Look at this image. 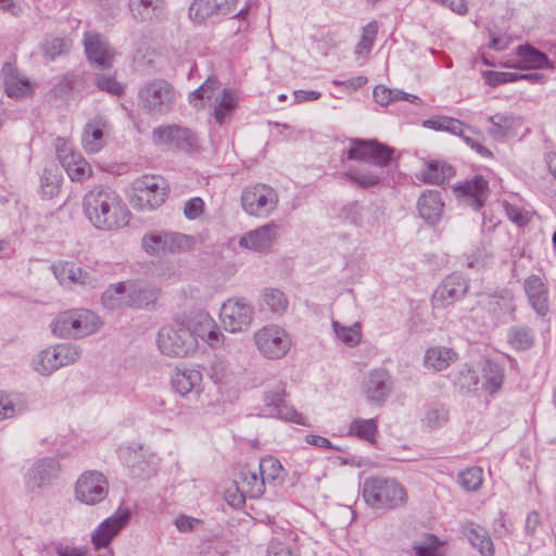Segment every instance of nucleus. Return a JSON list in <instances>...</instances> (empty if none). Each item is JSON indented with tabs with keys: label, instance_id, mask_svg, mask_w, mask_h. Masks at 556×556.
I'll use <instances>...</instances> for the list:
<instances>
[{
	"label": "nucleus",
	"instance_id": "obj_34",
	"mask_svg": "<svg viewBox=\"0 0 556 556\" xmlns=\"http://www.w3.org/2000/svg\"><path fill=\"white\" fill-rule=\"evenodd\" d=\"M239 97L236 90L225 88L216 98L213 117L215 123L222 126L229 118L238 106Z\"/></svg>",
	"mask_w": 556,
	"mask_h": 556
},
{
	"label": "nucleus",
	"instance_id": "obj_24",
	"mask_svg": "<svg viewBox=\"0 0 556 556\" xmlns=\"http://www.w3.org/2000/svg\"><path fill=\"white\" fill-rule=\"evenodd\" d=\"M490 127L489 134L495 140H504L508 137L517 135L518 129L522 125V119L510 112L496 113L488 117Z\"/></svg>",
	"mask_w": 556,
	"mask_h": 556
},
{
	"label": "nucleus",
	"instance_id": "obj_36",
	"mask_svg": "<svg viewBox=\"0 0 556 556\" xmlns=\"http://www.w3.org/2000/svg\"><path fill=\"white\" fill-rule=\"evenodd\" d=\"M258 470L265 484L279 486L285 482L287 472L281 463L271 455L261 458Z\"/></svg>",
	"mask_w": 556,
	"mask_h": 556
},
{
	"label": "nucleus",
	"instance_id": "obj_51",
	"mask_svg": "<svg viewBox=\"0 0 556 556\" xmlns=\"http://www.w3.org/2000/svg\"><path fill=\"white\" fill-rule=\"evenodd\" d=\"M102 304L108 309H121L126 307L125 296L118 282L111 285L101 296Z\"/></svg>",
	"mask_w": 556,
	"mask_h": 556
},
{
	"label": "nucleus",
	"instance_id": "obj_26",
	"mask_svg": "<svg viewBox=\"0 0 556 556\" xmlns=\"http://www.w3.org/2000/svg\"><path fill=\"white\" fill-rule=\"evenodd\" d=\"M106 125L108 122L102 116H96L85 125L81 143L86 152L98 153L105 146Z\"/></svg>",
	"mask_w": 556,
	"mask_h": 556
},
{
	"label": "nucleus",
	"instance_id": "obj_30",
	"mask_svg": "<svg viewBox=\"0 0 556 556\" xmlns=\"http://www.w3.org/2000/svg\"><path fill=\"white\" fill-rule=\"evenodd\" d=\"M170 380L172 387L177 393L187 395L200 386L202 381V374L200 370L194 368H176L172 374Z\"/></svg>",
	"mask_w": 556,
	"mask_h": 556
},
{
	"label": "nucleus",
	"instance_id": "obj_58",
	"mask_svg": "<svg viewBox=\"0 0 556 556\" xmlns=\"http://www.w3.org/2000/svg\"><path fill=\"white\" fill-rule=\"evenodd\" d=\"M61 179L58 175L52 174L49 169H46L43 176L41 178V189L42 193L49 198L54 197L59 193Z\"/></svg>",
	"mask_w": 556,
	"mask_h": 556
},
{
	"label": "nucleus",
	"instance_id": "obj_56",
	"mask_svg": "<svg viewBox=\"0 0 556 556\" xmlns=\"http://www.w3.org/2000/svg\"><path fill=\"white\" fill-rule=\"evenodd\" d=\"M65 43L62 38L49 36L42 43V53L46 60L54 61L64 52Z\"/></svg>",
	"mask_w": 556,
	"mask_h": 556
},
{
	"label": "nucleus",
	"instance_id": "obj_8",
	"mask_svg": "<svg viewBox=\"0 0 556 556\" xmlns=\"http://www.w3.org/2000/svg\"><path fill=\"white\" fill-rule=\"evenodd\" d=\"M394 154V149L376 139H352L346 151V159L387 167Z\"/></svg>",
	"mask_w": 556,
	"mask_h": 556
},
{
	"label": "nucleus",
	"instance_id": "obj_21",
	"mask_svg": "<svg viewBox=\"0 0 556 556\" xmlns=\"http://www.w3.org/2000/svg\"><path fill=\"white\" fill-rule=\"evenodd\" d=\"M70 362V345L58 344L41 351L34 359V369L42 376H48Z\"/></svg>",
	"mask_w": 556,
	"mask_h": 556
},
{
	"label": "nucleus",
	"instance_id": "obj_60",
	"mask_svg": "<svg viewBox=\"0 0 556 556\" xmlns=\"http://www.w3.org/2000/svg\"><path fill=\"white\" fill-rule=\"evenodd\" d=\"M543 530V520L539 511L532 510L527 515L525 522V531L527 535L536 538Z\"/></svg>",
	"mask_w": 556,
	"mask_h": 556
},
{
	"label": "nucleus",
	"instance_id": "obj_14",
	"mask_svg": "<svg viewBox=\"0 0 556 556\" xmlns=\"http://www.w3.org/2000/svg\"><path fill=\"white\" fill-rule=\"evenodd\" d=\"M393 390L392 377L386 368L371 369L362 382L366 400L375 405H383Z\"/></svg>",
	"mask_w": 556,
	"mask_h": 556
},
{
	"label": "nucleus",
	"instance_id": "obj_49",
	"mask_svg": "<svg viewBox=\"0 0 556 556\" xmlns=\"http://www.w3.org/2000/svg\"><path fill=\"white\" fill-rule=\"evenodd\" d=\"M457 481L466 491H477L482 485L483 471L477 466L469 467L458 473Z\"/></svg>",
	"mask_w": 556,
	"mask_h": 556
},
{
	"label": "nucleus",
	"instance_id": "obj_16",
	"mask_svg": "<svg viewBox=\"0 0 556 556\" xmlns=\"http://www.w3.org/2000/svg\"><path fill=\"white\" fill-rule=\"evenodd\" d=\"M84 47L87 59L102 70L111 68L115 56V49L106 38L92 30L85 31Z\"/></svg>",
	"mask_w": 556,
	"mask_h": 556
},
{
	"label": "nucleus",
	"instance_id": "obj_1",
	"mask_svg": "<svg viewBox=\"0 0 556 556\" xmlns=\"http://www.w3.org/2000/svg\"><path fill=\"white\" fill-rule=\"evenodd\" d=\"M83 211L100 230H115L129 223L130 212L121 197L110 188H94L83 199Z\"/></svg>",
	"mask_w": 556,
	"mask_h": 556
},
{
	"label": "nucleus",
	"instance_id": "obj_38",
	"mask_svg": "<svg viewBox=\"0 0 556 556\" xmlns=\"http://www.w3.org/2000/svg\"><path fill=\"white\" fill-rule=\"evenodd\" d=\"M3 72L5 73L4 87L8 97L17 99L27 94L30 90L28 78L8 65L4 66Z\"/></svg>",
	"mask_w": 556,
	"mask_h": 556
},
{
	"label": "nucleus",
	"instance_id": "obj_63",
	"mask_svg": "<svg viewBox=\"0 0 556 556\" xmlns=\"http://www.w3.org/2000/svg\"><path fill=\"white\" fill-rule=\"evenodd\" d=\"M56 157L64 168L65 173L70 175V149L65 139L58 138L55 143Z\"/></svg>",
	"mask_w": 556,
	"mask_h": 556
},
{
	"label": "nucleus",
	"instance_id": "obj_11",
	"mask_svg": "<svg viewBox=\"0 0 556 556\" xmlns=\"http://www.w3.org/2000/svg\"><path fill=\"white\" fill-rule=\"evenodd\" d=\"M108 493V479L98 470L85 471L75 484V497L87 505H96L102 502Z\"/></svg>",
	"mask_w": 556,
	"mask_h": 556
},
{
	"label": "nucleus",
	"instance_id": "obj_59",
	"mask_svg": "<svg viewBox=\"0 0 556 556\" xmlns=\"http://www.w3.org/2000/svg\"><path fill=\"white\" fill-rule=\"evenodd\" d=\"M174 525L179 532L190 533L195 531L200 526H202L203 521L199 518L180 514L175 518Z\"/></svg>",
	"mask_w": 556,
	"mask_h": 556
},
{
	"label": "nucleus",
	"instance_id": "obj_15",
	"mask_svg": "<svg viewBox=\"0 0 556 556\" xmlns=\"http://www.w3.org/2000/svg\"><path fill=\"white\" fill-rule=\"evenodd\" d=\"M469 288L467 279L460 273H453L434 290L431 303L435 308H443L462 300Z\"/></svg>",
	"mask_w": 556,
	"mask_h": 556
},
{
	"label": "nucleus",
	"instance_id": "obj_40",
	"mask_svg": "<svg viewBox=\"0 0 556 556\" xmlns=\"http://www.w3.org/2000/svg\"><path fill=\"white\" fill-rule=\"evenodd\" d=\"M483 381L482 389L488 391L490 394L497 392L504 381V368L498 363L493 361H486L483 365Z\"/></svg>",
	"mask_w": 556,
	"mask_h": 556
},
{
	"label": "nucleus",
	"instance_id": "obj_52",
	"mask_svg": "<svg viewBox=\"0 0 556 556\" xmlns=\"http://www.w3.org/2000/svg\"><path fill=\"white\" fill-rule=\"evenodd\" d=\"M367 210V207L358 202H352L342 207L340 216L351 225L362 226L364 223V215Z\"/></svg>",
	"mask_w": 556,
	"mask_h": 556
},
{
	"label": "nucleus",
	"instance_id": "obj_19",
	"mask_svg": "<svg viewBox=\"0 0 556 556\" xmlns=\"http://www.w3.org/2000/svg\"><path fill=\"white\" fill-rule=\"evenodd\" d=\"M60 471L59 463L53 458H45L29 468L25 476V485L30 492H36L49 485Z\"/></svg>",
	"mask_w": 556,
	"mask_h": 556
},
{
	"label": "nucleus",
	"instance_id": "obj_22",
	"mask_svg": "<svg viewBox=\"0 0 556 556\" xmlns=\"http://www.w3.org/2000/svg\"><path fill=\"white\" fill-rule=\"evenodd\" d=\"M525 292L532 309L539 316H545L548 313V289L538 275H531L525 280Z\"/></svg>",
	"mask_w": 556,
	"mask_h": 556
},
{
	"label": "nucleus",
	"instance_id": "obj_7",
	"mask_svg": "<svg viewBox=\"0 0 556 556\" xmlns=\"http://www.w3.org/2000/svg\"><path fill=\"white\" fill-rule=\"evenodd\" d=\"M258 352L267 359L285 357L292 346L289 332L278 325H266L254 333Z\"/></svg>",
	"mask_w": 556,
	"mask_h": 556
},
{
	"label": "nucleus",
	"instance_id": "obj_41",
	"mask_svg": "<svg viewBox=\"0 0 556 556\" xmlns=\"http://www.w3.org/2000/svg\"><path fill=\"white\" fill-rule=\"evenodd\" d=\"M454 384L463 392H475L479 389L480 378L469 364L462 365L453 377Z\"/></svg>",
	"mask_w": 556,
	"mask_h": 556
},
{
	"label": "nucleus",
	"instance_id": "obj_53",
	"mask_svg": "<svg viewBox=\"0 0 556 556\" xmlns=\"http://www.w3.org/2000/svg\"><path fill=\"white\" fill-rule=\"evenodd\" d=\"M200 556H228L229 546L223 540H208L203 541L198 546Z\"/></svg>",
	"mask_w": 556,
	"mask_h": 556
},
{
	"label": "nucleus",
	"instance_id": "obj_35",
	"mask_svg": "<svg viewBox=\"0 0 556 556\" xmlns=\"http://www.w3.org/2000/svg\"><path fill=\"white\" fill-rule=\"evenodd\" d=\"M164 0H129V10L135 20L152 21L164 13Z\"/></svg>",
	"mask_w": 556,
	"mask_h": 556
},
{
	"label": "nucleus",
	"instance_id": "obj_43",
	"mask_svg": "<svg viewBox=\"0 0 556 556\" xmlns=\"http://www.w3.org/2000/svg\"><path fill=\"white\" fill-rule=\"evenodd\" d=\"M240 489L243 494L251 498H257L263 495L265 491V482L263 477H258L256 472L250 470H242L240 473Z\"/></svg>",
	"mask_w": 556,
	"mask_h": 556
},
{
	"label": "nucleus",
	"instance_id": "obj_61",
	"mask_svg": "<svg viewBox=\"0 0 556 556\" xmlns=\"http://www.w3.org/2000/svg\"><path fill=\"white\" fill-rule=\"evenodd\" d=\"M203 211H204V201L199 197H194L185 203L184 214H185L186 218H188L190 220H193V219H197L198 217H200V215L203 213Z\"/></svg>",
	"mask_w": 556,
	"mask_h": 556
},
{
	"label": "nucleus",
	"instance_id": "obj_32",
	"mask_svg": "<svg viewBox=\"0 0 556 556\" xmlns=\"http://www.w3.org/2000/svg\"><path fill=\"white\" fill-rule=\"evenodd\" d=\"M118 288H122L124 293L126 307L140 308L150 302V292L142 282L135 280L121 281Z\"/></svg>",
	"mask_w": 556,
	"mask_h": 556
},
{
	"label": "nucleus",
	"instance_id": "obj_20",
	"mask_svg": "<svg viewBox=\"0 0 556 556\" xmlns=\"http://www.w3.org/2000/svg\"><path fill=\"white\" fill-rule=\"evenodd\" d=\"M237 0H193L189 8V17L195 23H203L213 16L233 13Z\"/></svg>",
	"mask_w": 556,
	"mask_h": 556
},
{
	"label": "nucleus",
	"instance_id": "obj_57",
	"mask_svg": "<svg viewBox=\"0 0 556 556\" xmlns=\"http://www.w3.org/2000/svg\"><path fill=\"white\" fill-rule=\"evenodd\" d=\"M91 175V166L80 154L72 151V180H84Z\"/></svg>",
	"mask_w": 556,
	"mask_h": 556
},
{
	"label": "nucleus",
	"instance_id": "obj_50",
	"mask_svg": "<svg viewBox=\"0 0 556 556\" xmlns=\"http://www.w3.org/2000/svg\"><path fill=\"white\" fill-rule=\"evenodd\" d=\"M332 328L337 338L349 346H355L361 341L359 325L355 324L351 327L342 326L339 321H332Z\"/></svg>",
	"mask_w": 556,
	"mask_h": 556
},
{
	"label": "nucleus",
	"instance_id": "obj_5",
	"mask_svg": "<svg viewBox=\"0 0 556 556\" xmlns=\"http://www.w3.org/2000/svg\"><path fill=\"white\" fill-rule=\"evenodd\" d=\"M278 203V192L266 184L249 185L241 193L243 211L254 217H268L277 208Z\"/></svg>",
	"mask_w": 556,
	"mask_h": 556
},
{
	"label": "nucleus",
	"instance_id": "obj_48",
	"mask_svg": "<svg viewBox=\"0 0 556 556\" xmlns=\"http://www.w3.org/2000/svg\"><path fill=\"white\" fill-rule=\"evenodd\" d=\"M167 235V252L170 254H179L190 251L194 244L195 239L192 236L184 235L180 232L166 231Z\"/></svg>",
	"mask_w": 556,
	"mask_h": 556
},
{
	"label": "nucleus",
	"instance_id": "obj_29",
	"mask_svg": "<svg viewBox=\"0 0 556 556\" xmlns=\"http://www.w3.org/2000/svg\"><path fill=\"white\" fill-rule=\"evenodd\" d=\"M454 176V167L442 161H428L416 175L419 181L435 186L444 185Z\"/></svg>",
	"mask_w": 556,
	"mask_h": 556
},
{
	"label": "nucleus",
	"instance_id": "obj_33",
	"mask_svg": "<svg viewBox=\"0 0 556 556\" xmlns=\"http://www.w3.org/2000/svg\"><path fill=\"white\" fill-rule=\"evenodd\" d=\"M457 356V353L453 349L433 346L426 351L424 364L428 369L441 371L446 369L452 363L456 362Z\"/></svg>",
	"mask_w": 556,
	"mask_h": 556
},
{
	"label": "nucleus",
	"instance_id": "obj_44",
	"mask_svg": "<svg viewBox=\"0 0 556 556\" xmlns=\"http://www.w3.org/2000/svg\"><path fill=\"white\" fill-rule=\"evenodd\" d=\"M378 431V426L375 419H363L357 418L354 419L349 427V435L356 437L358 439L365 440L369 443H374L376 441V434Z\"/></svg>",
	"mask_w": 556,
	"mask_h": 556
},
{
	"label": "nucleus",
	"instance_id": "obj_37",
	"mask_svg": "<svg viewBox=\"0 0 556 556\" xmlns=\"http://www.w3.org/2000/svg\"><path fill=\"white\" fill-rule=\"evenodd\" d=\"M507 343L516 351H528L535 343V331L527 325H515L508 328Z\"/></svg>",
	"mask_w": 556,
	"mask_h": 556
},
{
	"label": "nucleus",
	"instance_id": "obj_23",
	"mask_svg": "<svg viewBox=\"0 0 556 556\" xmlns=\"http://www.w3.org/2000/svg\"><path fill=\"white\" fill-rule=\"evenodd\" d=\"M444 203L439 190L424 191L417 201V211L428 225H437L442 217Z\"/></svg>",
	"mask_w": 556,
	"mask_h": 556
},
{
	"label": "nucleus",
	"instance_id": "obj_18",
	"mask_svg": "<svg viewBox=\"0 0 556 556\" xmlns=\"http://www.w3.org/2000/svg\"><path fill=\"white\" fill-rule=\"evenodd\" d=\"M280 226L275 222L267 223L247 232L239 240V245L255 252L268 251L277 241Z\"/></svg>",
	"mask_w": 556,
	"mask_h": 556
},
{
	"label": "nucleus",
	"instance_id": "obj_9",
	"mask_svg": "<svg viewBox=\"0 0 556 556\" xmlns=\"http://www.w3.org/2000/svg\"><path fill=\"white\" fill-rule=\"evenodd\" d=\"M286 384L278 381L264 394V414L269 417L279 418L300 426L308 427L307 418L294 407L289 406L285 400Z\"/></svg>",
	"mask_w": 556,
	"mask_h": 556
},
{
	"label": "nucleus",
	"instance_id": "obj_25",
	"mask_svg": "<svg viewBox=\"0 0 556 556\" xmlns=\"http://www.w3.org/2000/svg\"><path fill=\"white\" fill-rule=\"evenodd\" d=\"M480 304L493 315V319L500 320L505 315H511L515 318L514 296L506 289L482 296Z\"/></svg>",
	"mask_w": 556,
	"mask_h": 556
},
{
	"label": "nucleus",
	"instance_id": "obj_45",
	"mask_svg": "<svg viewBox=\"0 0 556 556\" xmlns=\"http://www.w3.org/2000/svg\"><path fill=\"white\" fill-rule=\"evenodd\" d=\"M378 34L377 21H371L366 24L362 29V37L354 49L357 58H367L374 48L376 37Z\"/></svg>",
	"mask_w": 556,
	"mask_h": 556
},
{
	"label": "nucleus",
	"instance_id": "obj_28",
	"mask_svg": "<svg viewBox=\"0 0 556 556\" xmlns=\"http://www.w3.org/2000/svg\"><path fill=\"white\" fill-rule=\"evenodd\" d=\"M102 326L100 317L92 311H72V337L85 338L96 333Z\"/></svg>",
	"mask_w": 556,
	"mask_h": 556
},
{
	"label": "nucleus",
	"instance_id": "obj_39",
	"mask_svg": "<svg viewBox=\"0 0 556 556\" xmlns=\"http://www.w3.org/2000/svg\"><path fill=\"white\" fill-rule=\"evenodd\" d=\"M343 176L346 177L350 182L362 189L376 187L382 180L381 173L352 166L344 172Z\"/></svg>",
	"mask_w": 556,
	"mask_h": 556
},
{
	"label": "nucleus",
	"instance_id": "obj_47",
	"mask_svg": "<svg viewBox=\"0 0 556 556\" xmlns=\"http://www.w3.org/2000/svg\"><path fill=\"white\" fill-rule=\"evenodd\" d=\"M448 409L439 403H432L425 406V416L422 422L429 428H440L448 420Z\"/></svg>",
	"mask_w": 556,
	"mask_h": 556
},
{
	"label": "nucleus",
	"instance_id": "obj_46",
	"mask_svg": "<svg viewBox=\"0 0 556 556\" xmlns=\"http://www.w3.org/2000/svg\"><path fill=\"white\" fill-rule=\"evenodd\" d=\"M262 308L276 315H282L288 308V300L281 291L267 289L263 293Z\"/></svg>",
	"mask_w": 556,
	"mask_h": 556
},
{
	"label": "nucleus",
	"instance_id": "obj_6",
	"mask_svg": "<svg viewBox=\"0 0 556 556\" xmlns=\"http://www.w3.org/2000/svg\"><path fill=\"white\" fill-rule=\"evenodd\" d=\"M130 203L135 208L152 211L161 206L167 197V185L162 177L144 175L132 182Z\"/></svg>",
	"mask_w": 556,
	"mask_h": 556
},
{
	"label": "nucleus",
	"instance_id": "obj_62",
	"mask_svg": "<svg viewBox=\"0 0 556 556\" xmlns=\"http://www.w3.org/2000/svg\"><path fill=\"white\" fill-rule=\"evenodd\" d=\"M52 332L60 338H67L70 334V313H61L52 323Z\"/></svg>",
	"mask_w": 556,
	"mask_h": 556
},
{
	"label": "nucleus",
	"instance_id": "obj_31",
	"mask_svg": "<svg viewBox=\"0 0 556 556\" xmlns=\"http://www.w3.org/2000/svg\"><path fill=\"white\" fill-rule=\"evenodd\" d=\"M516 55L519 58V61L522 63L523 68H533V70H553L554 66L549 61L548 56L536 49L535 47L525 43L520 45L516 49Z\"/></svg>",
	"mask_w": 556,
	"mask_h": 556
},
{
	"label": "nucleus",
	"instance_id": "obj_12",
	"mask_svg": "<svg viewBox=\"0 0 556 556\" xmlns=\"http://www.w3.org/2000/svg\"><path fill=\"white\" fill-rule=\"evenodd\" d=\"M254 316V308L243 300H227L219 313L220 323L226 331L231 333L249 329Z\"/></svg>",
	"mask_w": 556,
	"mask_h": 556
},
{
	"label": "nucleus",
	"instance_id": "obj_13",
	"mask_svg": "<svg viewBox=\"0 0 556 556\" xmlns=\"http://www.w3.org/2000/svg\"><path fill=\"white\" fill-rule=\"evenodd\" d=\"M131 517V509L127 506H118L114 514L104 519L94 529L91 535V542L96 549H101L112 542V540L127 526Z\"/></svg>",
	"mask_w": 556,
	"mask_h": 556
},
{
	"label": "nucleus",
	"instance_id": "obj_4",
	"mask_svg": "<svg viewBox=\"0 0 556 556\" xmlns=\"http://www.w3.org/2000/svg\"><path fill=\"white\" fill-rule=\"evenodd\" d=\"M156 343L162 354L172 357H185L197 348L195 337L184 324L162 327Z\"/></svg>",
	"mask_w": 556,
	"mask_h": 556
},
{
	"label": "nucleus",
	"instance_id": "obj_2",
	"mask_svg": "<svg viewBox=\"0 0 556 556\" xmlns=\"http://www.w3.org/2000/svg\"><path fill=\"white\" fill-rule=\"evenodd\" d=\"M361 490L365 503L375 509H399L408 501L405 486L393 478L368 477L362 483Z\"/></svg>",
	"mask_w": 556,
	"mask_h": 556
},
{
	"label": "nucleus",
	"instance_id": "obj_64",
	"mask_svg": "<svg viewBox=\"0 0 556 556\" xmlns=\"http://www.w3.org/2000/svg\"><path fill=\"white\" fill-rule=\"evenodd\" d=\"M267 556H293L290 547L277 539H273L268 545Z\"/></svg>",
	"mask_w": 556,
	"mask_h": 556
},
{
	"label": "nucleus",
	"instance_id": "obj_10",
	"mask_svg": "<svg viewBox=\"0 0 556 556\" xmlns=\"http://www.w3.org/2000/svg\"><path fill=\"white\" fill-rule=\"evenodd\" d=\"M155 146H166L168 149L191 152L197 147V136L189 128L178 124H166L155 127L151 135Z\"/></svg>",
	"mask_w": 556,
	"mask_h": 556
},
{
	"label": "nucleus",
	"instance_id": "obj_27",
	"mask_svg": "<svg viewBox=\"0 0 556 556\" xmlns=\"http://www.w3.org/2000/svg\"><path fill=\"white\" fill-rule=\"evenodd\" d=\"M462 533L482 556L494 555V545L485 528L476 522L466 521L462 525Z\"/></svg>",
	"mask_w": 556,
	"mask_h": 556
},
{
	"label": "nucleus",
	"instance_id": "obj_42",
	"mask_svg": "<svg viewBox=\"0 0 556 556\" xmlns=\"http://www.w3.org/2000/svg\"><path fill=\"white\" fill-rule=\"evenodd\" d=\"M166 231H150L142 237L141 247L151 256L167 254Z\"/></svg>",
	"mask_w": 556,
	"mask_h": 556
},
{
	"label": "nucleus",
	"instance_id": "obj_3",
	"mask_svg": "<svg viewBox=\"0 0 556 556\" xmlns=\"http://www.w3.org/2000/svg\"><path fill=\"white\" fill-rule=\"evenodd\" d=\"M139 104L151 115L169 114L177 102V92L165 79H153L143 85L138 92Z\"/></svg>",
	"mask_w": 556,
	"mask_h": 556
},
{
	"label": "nucleus",
	"instance_id": "obj_55",
	"mask_svg": "<svg viewBox=\"0 0 556 556\" xmlns=\"http://www.w3.org/2000/svg\"><path fill=\"white\" fill-rule=\"evenodd\" d=\"M97 88L101 91H106L113 96H121L124 93L125 87L118 83L113 76L99 74L94 78Z\"/></svg>",
	"mask_w": 556,
	"mask_h": 556
},
{
	"label": "nucleus",
	"instance_id": "obj_54",
	"mask_svg": "<svg viewBox=\"0 0 556 556\" xmlns=\"http://www.w3.org/2000/svg\"><path fill=\"white\" fill-rule=\"evenodd\" d=\"M483 78L486 85L497 87L519 80V74L513 72L485 71Z\"/></svg>",
	"mask_w": 556,
	"mask_h": 556
},
{
	"label": "nucleus",
	"instance_id": "obj_17",
	"mask_svg": "<svg viewBox=\"0 0 556 556\" xmlns=\"http://www.w3.org/2000/svg\"><path fill=\"white\" fill-rule=\"evenodd\" d=\"M453 191L458 199L465 201L473 210L479 211L489 197V181L481 175L457 184Z\"/></svg>",
	"mask_w": 556,
	"mask_h": 556
}]
</instances>
